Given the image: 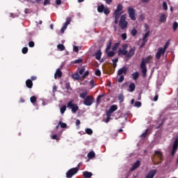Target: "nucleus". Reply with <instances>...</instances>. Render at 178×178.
Wrapping results in <instances>:
<instances>
[{
    "label": "nucleus",
    "instance_id": "22",
    "mask_svg": "<svg viewBox=\"0 0 178 178\" xmlns=\"http://www.w3.org/2000/svg\"><path fill=\"white\" fill-rule=\"evenodd\" d=\"M104 10H105V6H104V4H102L97 6V12L99 13H102Z\"/></svg>",
    "mask_w": 178,
    "mask_h": 178
},
{
    "label": "nucleus",
    "instance_id": "10",
    "mask_svg": "<svg viewBox=\"0 0 178 178\" xmlns=\"http://www.w3.org/2000/svg\"><path fill=\"white\" fill-rule=\"evenodd\" d=\"M177 148H178V136L175 138L172 145V150L171 152L172 156H175L176 152L177 151Z\"/></svg>",
    "mask_w": 178,
    "mask_h": 178
},
{
    "label": "nucleus",
    "instance_id": "48",
    "mask_svg": "<svg viewBox=\"0 0 178 178\" xmlns=\"http://www.w3.org/2000/svg\"><path fill=\"white\" fill-rule=\"evenodd\" d=\"M163 8L164 10H168V3H166V1L163 2Z\"/></svg>",
    "mask_w": 178,
    "mask_h": 178
},
{
    "label": "nucleus",
    "instance_id": "47",
    "mask_svg": "<svg viewBox=\"0 0 178 178\" xmlns=\"http://www.w3.org/2000/svg\"><path fill=\"white\" fill-rule=\"evenodd\" d=\"M104 15H109V13H111V10H109V9L108 8H104Z\"/></svg>",
    "mask_w": 178,
    "mask_h": 178
},
{
    "label": "nucleus",
    "instance_id": "64",
    "mask_svg": "<svg viewBox=\"0 0 178 178\" xmlns=\"http://www.w3.org/2000/svg\"><path fill=\"white\" fill-rule=\"evenodd\" d=\"M113 0H105V2L107 5H111L112 3Z\"/></svg>",
    "mask_w": 178,
    "mask_h": 178
},
{
    "label": "nucleus",
    "instance_id": "43",
    "mask_svg": "<svg viewBox=\"0 0 178 178\" xmlns=\"http://www.w3.org/2000/svg\"><path fill=\"white\" fill-rule=\"evenodd\" d=\"M131 35H133V37L137 35V29H136V28H134L131 31Z\"/></svg>",
    "mask_w": 178,
    "mask_h": 178
},
{
    "label": "nucleus",
    "instance_id": "28",
    "mask_svg": "<svg viewBox=\"0 0 178 178\" xmlns=\"http://www.w3.org/2000/svg\"><path fill=\"white\" fill-rule=\"evenodd\" d=\"M105 97V94L99 95L97 98V104L99 105L101 104V98H104Z\"/></svg>",
    "mask_w": 178,
    "mask_h": 178
},
{
    "label": "nucleus",
    "instance_id": "27",
    "mask_svg": "<svg viewBox=\"0 0 178 178\" xmlns=\"http://www.w3.org/2000/svg\"><path fill=\"white\" fill-rule=\"evenodd\" d=\"M88 158L89 159H92V158H95V152H94L93 151L90 152L88 154Z\"/></svg>",
    "mask_w": 178,
    "mask_h": 178
},
{
    "label": "nucleus",
    "instance_id": "39",
    "mask_svg": "<svg viewBox=\"0 0 178 178\" xmlns=\"http://www.w3.org/2000/svg\"><path fill=\"white\" fill-rule=\"evenodd\" d=\"M147 134H148V129L145 130V131L140 135L142 138H145L147 137Z\"/></svg>",
    "mask_w": 178,
    "mask_h": 178
},
{
    "label": "nucleus",
    "instance_id": "17",
    "mask_svg": "<svg viewBox=\"0 0 178 178\" xmlns=\"http://www.w3.org/2000/svg\"><path fill=\"white\" fill-rule=\"evenodd\" d=\"M79 97L83 99H86L88 97V90H86L83 92L80 93Z\"/></svg>",
    "mask_w": 178,
    "mask_h": 178
},
{
    "label": "nucleus",
    "instance_id": "34",
    "mask_svg": "<svg viewBox=\"0 0 178 178\" xmlns=\"http://www.w3.org/2000/svg\"><path fill=\"white\" fill-rule=\"evenodd\" d=\"M124 81V76L120 75V77L118 79V83H123Z\"/></svg>",
    "mask_w": 178,
    "mask_h": 178
},
{
    "label": "nucleus",
    "instance_id": "18",
    "mask_svg": "<svg viewBox=\"0 0 178 178\" xmlns=\"http://www.w3.org/2000/svg\"><path fill=\"white\" fill-rule=\"evenodd\" d=\"M26 86L27 88H33V81L31 79H27L26 81Z\"/></svg>",
    "mask_w": 178,
    "mask_h": 178
},
{
    "label": "nucleus",
    "instance_id": "44",
    "mask_svg": "<svg viewBox=\"0 0 178 178\" xmlns=\"http://www.w3.org/2000/svg\"><path fill=\"white\" fill-rule=\"evenodd\" d=\"M110 109L113 111V112H115V111H118V106L116 105H112L110 107Z\"/></svg>",
    "mask_w": 178,
    "mask_h": 178
},
{
    "label": "nucleus",
    "instance_id": "6",
    "mask_svg": "<svg viewBox=\"0 0 178 178\" xmlns=\"http://www.w3.org/2000/svg\"><path fill=\"white\" fill-rule=\"evenodd\" d=\"M94 97H92V95H88L84 99L83 104L86 105V106H91L92 104H94Z\"/></svg>",
    "mask_w": 178,
    "mask_h": 178
},
{
    "label": "nucleus",
    "instance_id": "32",
    "mask_svg": "<svg viewBox=\"0 0 178 178\" xmlns=\"http://www.w3.org/2000/svg\"><path fill=\"white\" fill-rule=\"evenodd\" d=\"M57 48H58V49H59V51H65V45H63L62 44H58Z\"/></svg>",
    "mask_w": 178,
    "mask_h": 178
},
{
    "label": "nucleus",
    "instance_id": "5",
    "mask_svg": "<svg viewBox=\"0 0 178 178\" xmlns=\"http://www.w3.org/2000/svg\"><path fill=\"white\" fill-rule=\"evenodd\" d=\"M67 107L72 110V113H77V111H79V106L73 104L72 100L67 104Z\"/></svg>",
    "mask_w": 178,
    "mask_h": 178
},
{
    "label": "nucleus",
    "instance_id": "25",
    "mask_svg": "<svg viewBox=\"0 0 178 178\" xmlns=\"http://www.w3.org/2000/svg\"><path fill=\"white\" fill-rule=\"evenodd\" d=\"M148 37H149V31H148L143 36V41L147 42L148 41Z\"/></svg>",
    "mask_w": 178,
    "mask_h": 178
},
{
    "label": "nucleus",
    "instance_id": "7",
    "mask_svg": "<svg viewBox=\"0 0 178 178\" xmlns=\"http://www.w3.org/2000/svg\"><path fill=\"white\" fill-rule=\"evenodd\" d=\"M77 172H79V168H71L66 172V177L72 178Z\"/></svg>",
    "mask_w": 178,
    "mask_h": 178
},
{
    "label": "nucleus",
    "instance_id": "61",
    "mask_svg": "<svg viewBox=\"0 0 178 178\" xmlns=\"http://www.w3.org/2000/svg\"><path fill=\"white\" fill-rule=\"evenodd\" d=\"M73 49H74V52H79V47L74 46Z\"/></svg>",
    "mask_w": 178,
    "mask_h": 178
},
{
    "label": "nucleus",
    "instance_id": "21",
    "mask_svg": "<svg viewBox=\"0 0 178 178\" xmlns=\"http://www.w3.org/2000/svg\"><path fill=\"white\" fill-rule=\"evenodd\" d=\"M133 80H137L140 77V73L138 72H135L131 74Z\"/></svg>",
    "mask_w": 178,
    "mask_h": 178
},
{
    "label": "nucleus",
    "instance_id": "29",
    "mask_svg": "<svg viewBox=\"0 0 178 178\" xmlns=\"http://www.w3.org/2000/svg\"><path fill=\"white\" fill-rule=\"evenodd\" d=\"M160 22L161 23H165V22H166V15L163 14V15H161Z\"/></svg>",
    "mask_w": 178,
    "mask_h": 178
},
{
    "label": "nucleus",
    "instance_id": "23",
    "mask_svg": "<svg viewBox=\"0 0 178 178\" xmlns=\"http://www.w3.org/2000/svg\"><path fill=\"white\" fill-rule=\"evenodd\" d=\"M118 100L120 104H123V102H124V95H123L122 93L118 95Z\"/></svg>",
    "mask_w": 178,
    "mask_h": 178
},
{
    "label": "nucleus",
    "instance_id": "13",
    "mask_svg": "<svg viewBox=\"0 0 178 178\" xmlns=\"http://www.w3.org/2000/svg\"><path fill=\"white\" fill-rule=\"evenodd\" d=\"M156 170H150L145 178H154L155 175H156Z\"/></svg>",
    "mask_w": 178,
    "mask_h": 178
},
{
    "label": "nucleus",
    "instance_id": "24",
    "mask_svg": "<svg viewBox=\"0 0 178 178\" xmlns=\"http://www.w3.org/2000/svg\"><path fill=\"white\" fill-rule=\"evenodd\" d=\"M106 54H107L108 58H113V56H115V51H106Z\"/></svg>",
    "mask_w": 178,
    "mask_h": 178
},
{
    "label": "nucleus",
    "instance_id": "1",
    "mask_svg": "<svg viewBox=\"0 0 178 178\" xmlns=\"http://www.w3.org/2000/svg\"><path fill=\"white\" fill-rule=\"evenodd\" d=\"M127 48H129V45L127 44H125L122 45V49L119 50V55H124L125 56L126 60H129L133 58L134 53L136 52V47H132L130 49V50L128 51Z\"/></svg>",
    "mask_w": 178,
    "mask_h": 178
},
{
    "label": "nucleus",
    "instance_id": "45",
    "mask_svg": "<svg viewBox=\"0 0 178 178\" xmlns=\"http://www.w3.org/2000/svg\"><path fill=\"white\" fill-rule=\"evenodd\" d=\"M114 111H113L112 110H111V108H109L107 111H106V116H112V113H113Z\"/></svg>",
    "mask_w": 178,
    "mask_h": 178
},
{
    "label": "nucleus",
    "instance_id": "33",
    "mask_svg": "<svg viewBox=\"0 0 178 178\" xmlns=\"http://www.w3.org/2000/svg\"><path fill=\"white\" fill-rule=\"evenodd\" d=\"M30 101L31 104H35V102H37V97H35V96H32L30 98Z\"/></svg>",
    "mask_w": 178,
    "mask_h": 178
},
{
    "label": "nucleus",
    "instance_id": "53",
    "mask_svg": "<svg viewBox=\"0 0 178 178\" xmlns=\"http://www.w3.org/2000/svg\"><path fill=\"white\" fill-rule=\"evenodd\" d=\"M43 5L44 6H47V5H51V1L49 0H44Z\"/></svg>",
    "mask_w": 178,
    "mask_h": 178
},
{
    "label": "nucleus",
    "instance_id": "16",
    "mask_svg": "<svg viewBox=\"0 0 178 178\" xmlns=\"http://www.w3.org/2000/svg\"><path fill=\"white\" fill-rule=\"evenodd\" d=\"M83 176L84 178H91L92 177V172L88 171H84L83 172Z\"/></svg>",
    "mask_w": 178,
    "mask_h": 178
},
{
    "label": "nucleus",
    "instance_id": "31",
    "mask_svg": "<svg viewBox=\"0 0 178 178\" xmlns=\"http://www.w3.org/2000/svg\"><path fill=\"white\" fill-rule=\"evenodd\" d=\"M115 10H117V11H118V12H123V5H122V4H118V5L117 6V9H116Z\"/></svg>",
    "mask_w": 178,
    "mask_h": 178
},
{
    "label": "nucleus",
    "instance_id": "35",
    "mask_svg": "<svg viewBox=\"0 0 178 178\" xmlns=\"http://www.w3.org/2000/svg\"><path fill=\"white\" fill-rule=\"evenodd\" d=\"M177 27H178V23L177 22H174L172 24L173 31H176V30H177Z\"/></svg>",
    "mask_w": 178,
    "mask_h": 178
},
{
    "label": "nucleus",
    "instance_id": "51",
    "mask_svg": "<svg viewBox=\"0 0 178 178\" xmlns=\"http://www.w3.org/2000/svg\"><path fill=\"white\" fill-rule=\"evenodd\" d=\"M51 139L52 140H56L57 141L60 140V138H59L58 137V135H56V134L51 136Z\"/></svg>",
    "mask_w": 178,
    "mask_h": 178
},
{
    "label": "nucleus",
    "instance_id": "46",
    "mask_svg": "<svg viewBox=\"0 0 178 178\" xmlns=\"http://www.w3.org/2000/svg\"><path fill=\"white\" fill-rule=\"evenodd\" d=\"M84 72H86V68L85 67H82V68H81L79 70V74L83 76V74H84Z\"/></svg>",
    "mask_w": 178,
    "mask_h": 178
},
{
    "label": "nucleus",
    "instance_id": "60",
    "mask_svg": "<svg viewBox=\"0 0 178 178\" xmlns=\"http://www.w3.org/2000/svg\"><path fill=\"white\" fill-rule=\"evenodd\" d=\"M95 75L96 76H101V71L99 70H97L95 71Z\"/></svg>",
    "mask_w": 178,
    "mask_h": 178
},
{
    "label": "nucleus",
    "instance_id": "4",
    "mask_svg": "<svg viewBox=\"0 0 178 178\" xmlns=\"http://www.w3.org/2000/svg\"><path fill=\"white\" fill-rule=\"evenodd\" d=\"M129 22L126 20V15H122L120 17V19L119 22V26L121 30H126L127 29V25Z\"/></svg>",
    "mask_w": 178,
    "mask_h": 178
},
{
    "label": "nucleus",
    "instance_id": "19",
    "mask_svg": "<svg viewBox=\"0 0 178 178\" xmlns=\"http://www.w3.org/2000/svg\"><path fill=\"white\" fill-rule=\"evenodd\" d=\"M136 90V84L134 83H131L129 86V92H133Z\"/></svg>",
    "mask_w": 178,
    "mask_h": 178
},
{
    "label": "nucleus",
    "instance_id": "8",
    "mask_svg": "<svg viewBox=\"0 0 178 178\" xmlns=\"http://www.w3.org/2000/svg\"><path fill=\"white\" fill-rule=\"evenodd\" d=\"M128 14L131 20H136V10L133 7L128 8Z\"/></svg>",
    "mask_w": 178,
    "mask_h": 178
},
{
    "label": "nucleus",
    "instance_id": "59",
    "mask_svg": "<svg viewBox=\"0 0 178 178\" xmlns=\"http://www.w3.org/2000/svg\"><path fill=\"white\" fill-rule=\"evenodd\" d=\"M168 45H169V42H167L165 43V44L164 45V47H163V49L166 51V49H168Z\"/></svg>",
    "mask_w": 178,
    "mask_h": 178
},
{
    "label": "nucleus",
    "instance_id": "38",
    "mask_svg": "<svg viewBox=\"0 0 178 178\" xmlns=\"http://www.w3.org/2000/svg\"><path fill=\"white\" fill-rule=\"evenodd\" d=\"M65 88H66V90H67V91H72V87H70V83H67L66 84H65Z\"/></svg>",
    "mask_w": 178,
    "mask_h": 178
},
{
    "label": "nucleus",
    "instance_id": "3",
    "mask_svg": "<svg viewBox=\"0 0 178 178\" xmlns=\"http://www.w3.org/2000/svg\"><path fill=\"white\" fill-rule=\"evenodd\" d=\"M151 59H152V56H148L145 58L142 59V62L140 63V69L142 70L143 77L147 76V63H151Z\"/></svg>",
    "mask_w": 178,
    "mask_h": 178
},
{
    "label": "nucleus",
    "instance_id": "36",
    "mask_svg": "<svg viewBox=\"0 0 178 178\" xmlns=\"http://www.w3.org/2000/svg\"><path fill=\"white\" fill-rule=\"evenodd\" d=\"M86 134H88L89 136H91V134H92V129H90V128H87L85 130Z\"/></svg>",
    "mask_w": 178,
    "mask_h": 178
},
{
    "label": "nucleus",
    "instance_id": "62",
    "mask_svg": "<svg viewBox=\"0 0 178 178\" xmlns=\"http://www.w3.org/2000/svg\"><path fill=\"white\" fill-rule=\"evenodd\" d=\"M56 5H62V0H56Z\"/></svg>",
    "mask_w": 178,
    "mask_h": 178
},
{
    "label": "nucleus",
    "instance_id": "49",
    "mask_svg": "<svg viewBox=\"0 0 178 178\" xmlns=\"http://www.w3.org/2000/svg\"><path fill=\"white\" fill-rule=\"evenodd\" d=\"M66 29H67V25H65L64 24L63 26L61 28V30H60L62 34H63V33H65V30H66Z\"/></svg>",
    "mask_w": 178,
    "mask_h": 178
},
{
    "label": "nucleus",
    "instance_id": "54",
    "mask_svg": "<svg viewBox=\"0 0 178 178\" xmlns=\"http://www.w3.org/2000/svg\"><path fill=\"white\" fill-rule=\"evenodd\" d=\"M134 106H136V108H140L141 106V102H136Z\"/></svg>",
    "mask_w": 178,
    "mask_h": 178
},
{
    "label": "nucleus",
    "instance_id": "55",
    "mask_svg": "<svg viewBox=\"0 0 178 178\" xmlns=\"http://www.w3.org/2000/svg\"><path fill=\"white\" fill-rule=\"evenodd\" d=\"M111 116H106V119L104 120L103 121L105 122V123H109V120H111Z\"/></svg>",
    "mask_w": 178,
    "mask_h": 178
},
{
    "label": "nucleus",
    "instance_id": "20",
    "mask_svg": "<svg viewBox=\"0 0 178 178\" xmlns=\"http://www.w3.org/2000/svg\"><path fill=\"white\" fill-rule=\"evenodd\" d=\"M95 59H97V60H101V56H102V53L101 52V50H98L96 53H95Z\"/></svg>",
    "mask_w": 178,
    "mask_h": 178
},
{
    "label": "nucleus",
    "instance_id": "42",
    "mask_svg": "<svg viewBox=\"0 0 178 178\" xmlns=\"http://www.w3.org/2000/svg\"><path fill=\"white\" fill-rule=\"evenodd\" d=\"M119 48V43H115V44L112 47V51H116Z\"/></svg>",
    "mask_w": 178,
    "mask_h": 178
},
{
    "label": "nucleus",
    "instance_id": "15",
    "mask_svg": "<svg viewBox=\"0 0 178 178\" xmlns=\"http://www.w3.org/2000/svg\"><path fill=\"white\" fill-rule=\"evenodd\" d=\"M62 71L60 70V69L58 68L56 71V73L54 74V79L56 80V79H60V77H62Z\"/></svg>",
    "mask_w": 178,
    "mask_h": 178
},
{
    "label": "nucleus",
    "instance_id": "9",
    "mask_svg": "<svg viewBox=\"0 0 178 178\" xmlns=\"http://www.w3.org/2000/svg\"><path fill=\"white\" fill-rule=\"evenodd\" d=\"M123 11H118L115 10L113 13V17H115L114 23L115 24H118L119 23V19H120V16L122 15Z\"/></svg>",
    "mask_w": 178,
    "mask_h": 178
},
{
    "label": "nucleus",
    "instance_id": "41",
    "mask_svg": "<svg viewBox=\"0 0 178 178\" xmlns=\"http://www.w3.org/2000/svg\"><path fill=\"white\" fill-rule=\"evenodd\" d=\"M71 22H72V18L70 17H69L67 18V20L64 24H65V26H69V24H70Z\"/></svg>",
    "mask_w": 178,
    "mask_h": 178
},
{
    "label": "nucleus",
    "instance_id": "2",
    "mask_svg": "<svg viewBox=\"0 0 178 178\" xmlns=\"http://www.w3.org/2000/svg\"><path fill=\"white\" fill-rule=\"evenodd\" d=\"M152 161L154 165H159V163L163 162V154L162 152L156 150L152 157Z\"/></svg>",
    "mask_w": 178,
    "mask_h": 178
},
{
    "label": "nucleus",
    "instance_id": "30",
    "mask_svg": "<svg viewBox=\"0 0 178 178\" xmlns=\"http://www.w3.org/2000/svg\"><path fill=\"white\" fill-rule=\"evenodd\" d=\"M58 124L61 129H66V127H67V124L65 122H62V121H59Z\"/></svg>",
    "mask_w": 178,
    "mask_h": 178
},
{
    "label": "nucleus",
    "instance_id": "26",
    "mask_svg": "<svg viewBox=\"0 0 178 178\" xmlns=\"http://www.w3.org/2000/svg\"><path fill=\"white\" fill-rule=\"evenodd\" d=\"M72 78L74 80H80V74H79V72H76L72 75Z\"/></svg>",
    "mask_w": 178,
    "mask_h": 178
},
{
    "label": "nucleus",
    "instance_id": "58",
    "mask_svg": "<svg viewBox=\"0 0 178 178\" xmlns=\"http://www.w3.org/2000/svg\"><path fill=\"white\" fill-rule=\"evenodd\" d=\"M121 38H122V40H127V35L126 33H122L121 35Z\"/></svg>",
    "mask_w": 178,
    "mask_h": 178
},
{
    "label": "nucleus",
    "instance_id": "50",
    "mask_svg": "<svg viewBox=\"0 0 178 178\" xmlns=\"http://www.w3.org/2000/svg\"><path fill=\"white\" fill-rule=\"evenodd\" d=\"M22 54H27V52H29V48H27V47H24V48L22 49Z\"/></svg>",
    "mask_w": 178,
    "mask_h": 178
},
{
    "label": "nucleus",
    "instance_id": "40",
    "mask_svg": "<svg viewBox=\"0 0 178 178\" xmlns=\"http://www.w3.org/2000/svg\"><path fill=\"white\" fill-rule=\"evenodd\" d=\"M60 113L63 115V113H65V112L66 111V106H61L60 108Z\"/></svg>",
    "mask_w": 178,
    "mask_h": 178
},
{
    "label": "nucleus",
    "instance_id": "56",
    "mask_svg": "<svg viewBox=\"0 0 178 178\" xmlns=\"http://www.w3.org/2000/svg\"><path fill=\"white\" fill-rule=\"evenodd\" d=\"M34 45H35V44L34 43V42L30 41V42H29V47H30V48H34Z\"/></svg>",
    "mask_w": 178,
    "mask_h": 178
},
{
    "label": "nucleus",
    "instance_id": "14",
    "mask_svg": "<svg viewBox=\"0 0 178 178\" xmlns=\"http://www.w3.org/2000/svg\"><path fill=\"white\" fill-rule=\"evenodd\" d=\"M141 165V161L138 160L131 168V172H134V170H136V169H138L140 168V165Z\"/></svg>",
    "mask_w": 178,
    "mask_h": 178
},
{
    "label": "nucleus",
    "instance_id": "63",
    "mask_svg": "<svg viewBox=\"0 0 178 178\" xmlns=\"http://www.w3.org/2000/svg\"><path fill=\"white\" fill-rule=\"evenodd\" d=\"M119 59L118 58L113 59V65H115V63H118Z\"/></svg>",
    "mask_w": 178,
    "mask_h": 178
},
{
    "label": "nucleus",
    "instance_id": "11",
    "mask_svg": "<svg viewBox=\"0 0 178 178\" xmlns=\"http://www.w3.org/2000/svg\"><path fill=\"white\" fill-rule=\"evenodd\" d=\"M165 52L166 51L163 50V47H159L156 53V58L157 59H161V56H162V55H165Z\"/></svg>",
    "mask_w": 178,
    "mask_h": 178
},
{
    "label": "nucleus",
    "instance_id": "37",
    "mask_svg": "<svg viewBox=\"0 0 178 178\" xmlns=\"http://www.w3.org/2000/svg\"><path fill=\"white\" fill-rule=\"evenodd\" d=\"M111 47H112V41L109 40L106 46V51H109L111 49Z\"/></svg>",
    "mask_w": 178,
    "mask_h": 178
},
{
    "label": "nucleus",
    "instance_id": "57",
    "mask_svg": "<svg viewBox=\"0 0 178 178\" xmlns=\"http://www.w3.org/2000/svg\"><path fill=\"white\" fill-rule=\"evenodd\" d=\"M83 62L82 58L76 59L74 61V63H81Z\"/></svg>",
    "mask_w": 178,
    "mask_h": 178
},
{
    "label": "nucleus",
    "instance_id": "52",
    "mask_svg": "<svg viewBox=\"0 0 178 178\" xmlns=\"http://www.w3.org/2000/svg\"><path fill=\"white\" fill-rule=\"evenodd\" d=\"M90 74V72L89 71H86L85 72V73L82 75V79H86L87 76H88Z\"/></svg>",
    "mask_w": 178,
    "mask_h": 178
},
{
    "label": "nucleus",
    "instance_id": "12",
    "mask_svg": "<svg viewBox=\"0 0 178 178\" xmlns=\"http://www.w3.org/2000/svg\"><path fill=\"white\" fill-rule=\"evenodd\" d=\"M122 74H127V68L126 66L122 67L118 71V76H122Z\"/></svg>",
    "mask_w": 178,
    "mask_h": 178
}]
</instances>
